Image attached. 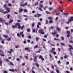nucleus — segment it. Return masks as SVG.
Segmentation results:
<instances>
[{
    "mask_svg": "<svg viewBox=\"0 0 73 73\" xmlns=\"http://www.w3.org/2000/svg\"><path fill=\"white\" fill-rule=\"evenodd\" d=\"M70 19H68V22H67V23L68 24H69L71 21H73V17L72 16L70 17Z\"/></svg>",
    "mask_w": 73,
    "mask_h": 73,
    "instance_id": "f257e3e1",
    "label": "nucleus"
},
{
    "mask_svg": "<svg viewBox=\"0 0 73 73\" xmlns=\"http://www.w3.org/2000/svg\"><path fill=\"white\" fill-rule=\"evenodd\" d=\"M15 25L16 26H18V29H21V26H20V23H16L15 24Z\"/></svg>",
    "mask_w": 73,
    "mask_h": 73,
    "instance_id": "f03ea898",
    "label": "nucleus"
},
{
    "mask_svg": "<svg viewBox=\"0 0 73 73\" xmlns=\"http://www.w3.org/2000/svg\"><path fill=\"white\" fill-rule=\"evenodd\" d=\"M68 46L69 47V48H68L69 50L70 51V52H72V50H71V49H72V50L73 49V48L72 47V46L69 45Z\"/></svg>",
    "mask_w": 73,
    "mask_h": 73,
    "instance_id": "7ed1b4c3",
    "label": "nucleus"
},
{
    "mask_svg": "<svg viewBox=\"0 0 73 73\" xmlns=\"http://www.w3.org/2000/svg\"><path fill=\"white\" fill-rule=\"evenodd\" d=\"M0 51L1 52L0 54L1 56H2V57H4V56L5 55H4V52H3L2 51V50H0Z\"/></svg>",
    "mask_w": 73,
    "mask_h": 73,
    "instance_id": "20e7f679",
    "label": "nucleus"
},
{
    "mask_svg": "<svg viewBox=\"0 0 73 73\" xmlns=\"http://www.w3.org/2000/svg\"><path fill=\"white\" fill-rule=\"evenodd\" d=\"M38 57V55H36V56H35L34 58V60L35 62H37V58Z\"/></svg>",
    "mask_w": 73,
    "mask_h": 73,
    "instance_id": "39448f33",
    "label": "nucleus"
},
{
    "mask_svg": "<svg viewBox=\"0 0 73 73\" xmlns=\"http://www.w3.org/2000/svg\"><path fill=\"white\" fill-rule=\"evenodd\" d=\"M38 32L39 33H41V34H42L43 35L44 34V31L42 29L40 30Z\"/></svg>",
    "mask_w": 73,
    "mask_h": 73,
    "instance_id": "423d86ee",
    "label": "nucleus"
},
{
    "mask_svg": "<svg viewBox=\"0 0 73 73\" xmlns=\"http://www.w3.org/2000/svg\"><path fill=\"white\" fill-rule=\"evenodd\" d=\"M0 21L1 23H5V21L4 20L3 18H0Z\"/></svg>",
    "mask_w": 73,
    "mask_h": 73,
    "instance_id": "0eeeda50",
    "label": "nucleus"
},
{
    "mask_svg": "<svg viewBox=\"0 0 73 73\" xmlns=\"http://www.w3.org/2000/svg\"><path fill=\"white\" fill-rule=\"evenodd\" d=\"M25 50H27L28 52H30V51H31V50H29V48H25Z\"/></svg>",
    "mask_w": 73,
    "mask_h": 73,
    "instance_id": "6e6552de",
    "label": "nucleus"
},
{
    "mask_svg": "<svg viewBox=\"0 0 73 73\" xmlns=\"http://www.w3.org/2000/svg\"><path fill=\"white\" fill-rule=\"evenodd\" d=\"M10 51H8V52L10 54H12V52H13V49H10Z\"/></svg>",
    "mask_w": 73,
    "mask_h": 73,
    "instance_id": "1a4fd4ad",
    "label": "nucleus"
},
{
    "mask_svg": "<svg viewBox=\"0 0 73 73\" xmlns=\"http://www.w3.org/2000/svg\"><path fill=\"white\" fill-rule=\"evenodd\" d=\"M32 31H33V33H35H35H37V30L36 31V29H33Z\"/></svg>",
    "mask_w": 73,
    "mask_h": 73,
    "instance_id": "9d476101",
    "label": "nucleus"
},
{
    "mask_svg": "<svg viewBox=\"0 0 73 73\" xmlns=\"http://www.w3.org/2000/svg\"><path fill=\"white\" fill-rule=\"evenodd\" d=\"M28 4V3H26L24 4H22V5H21V6H22V7H24L25 6V5H27Z\"/></svg>",
    "mask_w": 73,
    "mask_h": 73,
    "instance_id": "9b49d317",
    "label": "nucleus"
},
{
    "mask_svg": "<svg viewBox=\"0 0 73 73\" xmlns=\"http://www.w3.org/2000/svg\"><path fill=\"white\" fill-rule=\"evenodd\" d=\"M57 33V31H54V33H52V34L53 36H54V35H56V34Z\"/></svg>",
    "mask_w": 73,
    "mask_h": 73,
    "instance_id": "f8f14e48",
    "label": "nucleus"
},
{
    "mask_svg": "<svg viewBox=\"0 0 73 73\" xmlns=\"http://www.w3.org/2000/svg\"><path fill=\"white\" fill-rule=\"evenodd\" d=\"M3 37H5V38H8V35H3Z\"/></svg>",
    "mask_w": 73,
    "mask_h": 73,
    "instance_id": "ddd939ff",
    "label": "nucleus"
},
{
    "mask_svg": "<svg viewBox=\"0 0 73 73\" xmlns=\"http://www.w3.org/2000/svg\"><path fill=\"white\" fill-rule=\"evenodd\" d=\"M49 23L50 24H52L53 23V21L52 19H50L49 20Z\"/></svg>",
    "mask_w": 73,
    "mask_h": 73,
    "instance_id": "4468645a",
    "label": "nucleus"
},
{
    "mask_svg": "<svg viewBox=\"0 0 73 73\" xmlns=\"http://www.w3.org/2000/svg\"><path fill=\"white\" fill-rule=\"evenodd\" d=\"M9 71H11V72H15V70H14V69H9Z\"/></svg>",
    "mask_w": 73,
    "mask_h": 73,
    "instance_id": "2eb2a0df",
    "label": "nucleus"
},
{
    "mask_svg": "<svg viewBox=\"0 0 73 73\" xmlns=\"http://www.w3.org/2000/svg\"><path fill=\"white\" fill-rule=\"evenodd\" d=\"M36 15H37V17H38V18L39 17H40V16H42V15H41V14H40L38 13H37Z\"/></svg>",
    "mask_w": 73,
    "mask_h": 73,
    "instance_id": "dca6fc26",
    "label": "nucleus"
},
{
    "mask_svg": "<svg viewBox=\"0 0 73 73\" xmlns=\"http://www.w3.org/2000/svg\"><path fill=\"white\" fill-rule=\"evenodd\" d=\"M40 40L39 38L36 37V41H38V40Z\"/></svg>",
    "mask_w": 73,
    "mask_h": 73,
    "instance_id": "f3484780",
    "label": "nucleus"
},
{
    "mask_svg": "<svg viewBox=\"0 0 73 73\" xmlns=\"http://www.w3.org/2000/svg\"><path fill=\"white\" fill-rule=\"evenodd\" d=\"M56 30L58 31H61V29H60L58 27H56Z\"/></svg>",
    "mask_w": 73,
    "mask_h": 73,
    "instance_id": "a211bd4d",
    "label": "nucleus"
},
{
    "mask_svg": "<svg viewBox=\"0 0 73 73\" xmlns=\"http://www.w3.org/2000/svg\"><path fill=\"white\" fill-rule=\"evenodd\" d=\"M7 18L8 19H9V17H10V15L9 14H7Z\"/></svg>",
    "mask_w": 73,
    "mask_h": 73,
    "instance_id": "6ab92c4d",
    "label": "nucleus"
},
{
    "mask_svg": "<svg viewBox=\"0 0 73 73\" xmlns=\"http://www.w3.org/2000/svg\"><path fill=\"white\" fill-rule=\"evenodd\" d=\"M46 13H47V14H51L52 13L48 11H46Z\"/></svg>",
    "mask_w": 73,
    "mask_h": 73,
    "instance_id": "aec40b11",
    "label": "nucleus"
},
{
    "mask_svg": "<svg viewBox=\"0 0 73 73\" xmlns=\"http://www.w3.org/2000/svg\"><path fill=\"white\" fill-rule=\"evenodd\" d=\"M0 12H3L4 10L3 9H0Z\"/></svg>",
    "mask_w": 73,
    "mask_h": 73,
    "instance_id": "412c9836",
    "label": "nucleus"
},
{
    "mask_svg": "<svg viewBox=\"0 0 73 73\" xmlns=\"http://www.w3.org/2000/svg\"><path fill=\"white\" fill-rule=\"evenodd\" d=\"M51 52L52 53H53L54 54H56V52L55 51H53V50H52V51H51Z\"/></svg>",
    "mask_w": 73,
    "mask_h": 73,
    "instance_id": "4be33fe9",
    "label": "nucleus"
},
{
    "mask_svg": "<svg viewBox=\"0 0 73 73\" xmlns=\"http://www.w3.org/2000/svg\"><path fill=\"white\" fill-rule=\"evenodd\" d=\"M35 65L36 66H37V67H39V66H40V65L37 63H36L35 64Z\"/></svg>",
    "mask_w": 73,
    "mask_h": 73,
    "instance_id": "5701e85b",
    "label": "nucleus"
},
{
    "mask_svg": "<svg viewBox=\"0 0 73 73\" xmlns=\"http://www.w3.org/2000/svg\"><path fill=\"white\" fill-rule=\"evenodd\" d=\"M48 9L50 10V11H52V10L53 9V7L49 8H48Z\"/></svg>",
    "mask_w": 73,
    "mask_h": 73,
    "instance_id": "b1692460",
    "label": "nucleus"
},
{
    "mask_svg": "<svg viewBox=\"0 0 73 73\" xmlns=\"http://www.w3.org/2000/svg\"><path fill=\"white\" fill-rule=\"evenodd\" d=\"M17 26H16V25H13L12 26V27L13 28H16V27H17Z\"/></svg>",
    "mask_w": 73,
    "mask_h": 73,
    "instance_id": "393cba45",
    "label": "nucleus"
},
{
    "mask_svg": "<svg viewBox=\"0 0 73 73\" xmlns=\"http://www.w3.org/2000/svg\"><path fill=\"white\" fill-rule=\"evenodd\" d=\"M19 11L20 13V12H23V9H19Z\"/></svg>",
    "mask_w": 73,
    "mask_h": 73,
    "instance_id": "a878e982",
    "label": "nucleus"
},
{
    "mask_svg": "<svg viewBox=\"0 0 73 73\" xmlns=\"http://www.w3.org/2000/svg\"><path fill=\"white\" fill-rule=\"evenodd\" d=\"M32 26L33 27H34L35 26V23H32Z\"/></svg>",
    "mask_w": 73,
    "mask_h": 73,
    "instance_id": "bb28decb",
    "label": "nucleus"
},
{
    "mask_svg": "<svg viewBox=\"0 0 73 73\" xmlns=\"http://www.w3.org/2000/svg\"><path fill=\"white\" fill-rule=\"evenodd\" d=\"M38 9H39L40 10V11H41V12H42V9H41V7H39Z\"/></svg>",
    "mask_w": 73,
    "mask_h": 73,
    "instance_id": "cd10ccee",
    "label": "nucleus"
},
{
    "mask_svg": "<svg viewBox=\"0 0 73 73\" xmlns=\"http://www.w3.org/2000/svg\"><path fill=\"white\" fill-rule=\"evenodd\" d=\"M13 21V20L11 19L10 21L9 22V23H12Z\"/></svg>",
    "mask_w": 73,
    "mask_h": 73,
    "instance_id": "c85d7f7f",
    "label": "nucleus"
},
{
    "mask_svg": "<svg viewBox=\"0 0 73 73\" xmlns=\"http://www.w3.org/2000/svg\"><path fill=\"white\" fill-rule=\"evenodd\" d=\"M10 63L11 65H12V66H14V64H13V63H12V62H10Z\"/></svg>",
    "mask_w": 73,
    "mask_h": 73,
    "instance_id": "c756f323",
    "label": "nucleus"
},
{
    "mask_svg": "<svg viewBox=\"0 0 73 73\" xmlns=\"http://www.w3.org/2000/svg\"><path fill=\"white\" fill-rule=\"evenodd\" d=\"M67 34H68V35H69V34H70V32L69 31H68L67 32Z\"/></svg>",
    "mask_w": 73,
    "mask_h": 73,
    "instance_id": "7c9ffc66",
    "label": "nucleus"
},
{
    "mask_svg": "<svg viewBox=\"0 0 73 73\" xmlns=\"http://www.w3.org/2000/svg\"><path fill=\"white\" fill-rule=\"evenodd\" d=\"M24 28V26H22L21 28V30H23V29Z\"/></svg>",
    "mask_w": 73,
    "mask_h": 73,
    "instance_id": "2f4dec72",
    "label": "nucleus"
},
{
    "mask_svg": "<svg viewBox=\"0 0 73 73\" xmlns=\"http://www.w3.org/2000/svg\"><path fill=\"white\" fill-rule=\"evenodd\" d=\"M60 44L61 45H62L63 46H65V44L64 43H61Z\"/></svg>",
    "mask_w": 73,
    "mask_h": 73,
    "instance_id": "473e14b6",
    "label": "nucleus"
},
{
    "mask_svg": "<svg viewBox=\"0 0 73 73\" xmlns=\"http://www.w3.org/2000/svg\"><path fill=\"white\" fill-rule=\"evenodd\" d=\"M61 38L62 40H64V37H63V36L61 37Z\"/></svg>",
    "mask_w": 73,
    "mask_h": 73,
    "instance_id": "72a5a7b5",
    "label": "nucleus"
},
{
    "mask_svg": "<svg viewBox=\"0 0 73 73\" xmlns=\"http://www.w3.org/2000/svg\"><path fill=\"white\" fill-rule=\"evenodd\" d=\"M24 33V31H23L22 32H21L20 33V35H22V34H23V33Z\"/></svg>",
    "mask_w": 73,
    "mask_h": 73,
    "instance_id": "f704fd0d",
    "label": "nucleus"
},
{
    "mask_svg": "<svg viewBox=\"0 0 73 73\" xmlns=\"http://www.w3.org/2000/svg\"><path fill=\"white\" fill-rule=\"evenodd\" d=\"M52 17H48V19L49 20H50V19L51 20H52Z\"/></svg>",
    "mask_w": 73,
    "mask_h": 73,
    "instance_id": "c9c22d12",
    "label": "nucleus"
},
{
    "mask_svg": "<svg viewBox=\"0 0 73 73\" xmlns=\"http://www.w3.org/2000/svg\"><path fill=\"white\" fill-rule=\"evenodd\" d=\"M40 8H42V7H43V5H42V4H40Z\"/></svg>",
    "mask_w": 73,
    "mask_h": 73,
    "instance_id": "e433bc0d",
    "label": "nucleus"
},
{
    "mask_svg": "<svg viewBox=\"0 0 73 73\" xmlns=\"http://www.w3.org/2000/svg\"><path fill=\"white\" fill-rule=\"evenodd\" d=\"M11 40V37H10L9 38H8L7 39V41H10Z\"/></svg>",
    "mask_w": 73,
    "mask_h": 73,
    "instance_id": "4c0bfd02",
    "label": "nucleus"
},
{
    "mask_svg": "<svg viewBox=\"0 0 73 73\" xmlns=\"http://www.w3.org/2000/svg\"><path fill=\"white\" fill-rule=\"evenodd\" d=\"M27 31L28 32H29L31 31V29H27Z\"/></svg>",
    "mask_w": 73,
    "mask_h": 73,
    "instance_id": "58836bf2",
    "label": "nucleus"
},
{
    "mask_svg": "<svg viewBox=\"0 0 73 73\" xmlns=\"http://www.w3.org/2000/svg\"><path fill=\"white\" fill-rule=\"evenodd\" d=\"M5 40V39H4L3 40H2L1 41V43H2V44H4V41Z\"/></svg>",
    "mask_w": 73,
    "mask_h": 73,
    "instance_id": "ea45409f",
    "label": "nucleus"
},
{
    "mask_svg": "<svg viewBox=\"0 0 73 73\" xmlns=\"http://www.w3.org/2000/svg\"><path fill=\"white\" fill-rule=\"evenodd\" d=\"M8 6H9V7H11L12 6V4H11V3H9L8 4Z\"/></svg>",
    "mask_w": 73,
    "mask_h": 73,
    "instance_id": "a19ab883",
    "label": "nucleus"
},
{
    "mask_svg": "<svg viewBox=\"0 0 73 73\" xmlns=\"http://www.w3.org/2000/svg\"><path fill=\"white\" fill-rule=\"evenodd\" d=\"M38 46V45H36L34 47L35 48H36Z\"/></svg>",
    "mask_w": 73,
    "mask_h": 73,
    "instance_id": "79ce46f5",
    "label": "nucleus"
},
{
    "mask_svg": "<svg viewBox=\"0 0 73 73\" xmlns=\"http://www.w3.org/2000/svg\"><path fill=\"white\" fill-rule=\"evenodd\" d=\"M3 7L4 8H7V5H6V4H5L4 5Z\"/></svg>",
    "mask_w": 73,
    "mask_h": 73,
    "instance_id": "37998d69",
    "label": "nucleus"
},
{
    "mask_svg": "<svg viewBox=\"0 0 73 73\" xmlns=\"http://www.w3.org/2000/svg\"><path fill=\"white\" fill-rule=\"evenodd\" d=\"M38 2H37L35 4V5H38Z\"/></svg>",
    "mask_w": 73,
    "mask_h": 73,
    "instance_id": "c03bdc74",
    "label": "nucleus"
},
{
    "mask_svg": "<svg viewBox=\"0 0 73 73\" xmlns=\"http://www.w3.org/2000/svg\"><path fill=\"white\" fill-rule=\"evenodd\" d=\"M64 58H66L68 57V56H67V55H66L64 56Z\"/></svg>",
    "mask_w": 73,
    "mask_h": 73,
    "instance_id": "a18cd8bd",
    "label": "nucleus"
},
{
    "mask_svg": "<svg viewBox=\"0 0 73 73\" xmlns=\"http://www.w3.org/2000/svg\"><path fill=\"white\" fill-rule=\"evenodd\" d=\"M48 21L46 20V24H48Z\"/></svg>",
    "mask_w": 73,
    "mask_h": 73,
    "instance_id": "49530a36",
    "label": "nucleus"
},
{
    "mask_svg": "<svg viewBox=\"0 0 73 73\" xmlns=\"http://www.w3.org/2000/svg\"><path fill=\"white\" fill-rule=\"evenodd\" d=\"M27 9H25L24 10V12H27Z\"/></svg>",
    "mask_w": 73,
    "mask_h": 73,
    "instance_id": "de8ad7c7",
    "label": "nucleus"
},
{
    "mask_svg": "<svg viewBox=\"0 0 73 73\" xmlns=\"http://www.w3.org/2000/svg\"><path fill=\"white\" fill-rule=\"evenodd\" d=\"M3 73H8V72L7 71H3Z\"/></svg>",
    "mask_w": 73,
    "mask_h": 73,
    "instance_id": "09e8293b",
    "label": "nucleus"
},
{
    "mask_svg": "<svg viewBox=\"0 0 73 73\" xmlns=\"http://www.w3.org/2000/svg\"><path fill=\"white\" fill-rule=\"evenodd\" d=\"M42 56L41 55H40V56L39 57V59H40V58H42Z\"/></svg>",
    "mask_w": 73,
    "mask_h": 73,
    "instance_id": "8fccbe9b",
    "label": "nucleus"
},
{
    "mask_svg": "<svg viewBox=\"0 0 73 73\" xmlns=\"http://www.w3.org/2000/svg\"><path fill=\"white\" fill-rule=\"evenodd\" d=\"M58 17H56V19H55V20L56 21H57V20H58Z\"/></svg>",
    "mask_w": 73,
    "mask_h": 73,
    "instance_id": "3c124183",
    "label": "nucleus"
},
{
    "mask_svg": "<svg viewBox=\"0 0 73 73\" xmlns=\"http://www.w3.org/2000/svg\"><path fill=\"white\" fill-rule=\"evenodd\" d=\"M56 71L57 73H59V71L58 70L56 69Z\"/></svg>",
    "mask_w": 73,
    "mask_h": 73,
    "instance_id": "603ef678",
    "label": "nucleus"
},
{
    "mask_svg": "<svg viewBox=\"0 0 73 73\" xmlns=\"http://www.w3.org/2000/svg\"><path fill=\"white\" fill-rule=\"evenodd\" d=\"M25 58L27 59H28V57L27 56H25Z\"/></svg>",
    "mask_w": 73,
    "mask_h": 73,
    "instance_id": "864d4df0",
    "label": "nucleus"
},
{
    "mask_svg": "<svg viewBox=\"0 0 73 73\" xmlns=\"http://www.w3.org/2000/svg\"><path fill=\"white\" fill-rule=\"evenodd\" d=\"M9 9V8L8 7H6V11H7Z\"/></svg>",
    "mask_w": 73,
    "mask_h": 73,
    "instance_id": "5fc2aeb1",
    "label": "nucleus"
},
{
    "mask_svg": "<svg viewBox=\"0 0 73 73\" xmlns=\"http://www.w3.org/2000/svg\"><path fill=\"white\" fill-rule=\"evenodd\" d=\"M17 36H18V37H19V36H20V34H19V33H17Z\"/></svg>",
    "mask_w": 73,
    "mask_h": 73,
    "instance_id": "6e6d98bb",
    "label": "nucleus"
},
{
    "mask_svg": "<svg viewBox=\"0 0 73 73\" xmlns=\"http://www.w3.org/2000/svg\"><path fill=\"white\" fill-rule=\"evenodd\" d=\"M70 43H73V41L72 40H70Z\"/></svg>",
    "mask_w": 73,
    "mask_h": 73,
    "instance_id": "4d7b16f0",
    "label": "nucleus"
},
{
    "mask_svg": "<svg viewBox=\"0 0 73 73\" xmlns=\"http://www.w3.org/2000/svg\"><path fill=\"white\" fill-rule=\"evenodd\" d=\"M3 12V13H8V12L7 11H5Z\"/></svg>",
    "mask_w": 73,
    "mask_h": 73,
    "instance_id": "13d9d810",
    "label": "nucleus"
},
{
    "mask_svg": "<svg viewBox=\"0 0 73 73\" xmlns=\"http://www.w3.org/2000/svg\"><path fill=\"white\" fill-rule=\"evenodd\" d=\"M29 69V67H28L27 68V70H28Z\"/></svg>",
    "mask_w": 73,
    "mask_h": 73,
    "instance_id": "bf43d9fd",
    "label": "nucleus"
},
{
    "mask_svg": "<svg viewBox=\"0 0 73 73\" xmlns=\"http://www.w3.org/2000/svg\"><path fill=\"white\" fill-rule=\"evenodd\" d=\"M51 68H52V69H54V67L53 66H52Z\"/></svg>",
    "mask_w": 73,
    "mask_h": 73,
    "instance_id": "052dcab7",
    "label": "nucleus"
},
{
    "mask_svg": "<svg viewBox=\"0 0 73 73\" xmlns=\"http://www.w3.org/2000/svg\"><path fill=\"white\" fill-rule=\"evenodd\" d=\"M31 71L32 72V73H35V71H34L33 70H31Z\"/></svg>",
    "mask_w": 73,
    "mask_h": 73,
    "instance_id": "680f3d73",
    "label": "nucleus"
},
{
    "mask_svg": "<svg viewBox=\"0 0 73 73\" xmlns=\"http://www.w3.org/2000/svg\"><path fill=\"white\" fill-rule=\"evenodd\" d=\"M19 58L21 59V58H23V56H19Z\"/></svg>",
    "mask_w": 73,
    "mask_h": 73,
    "instance_id": "e2e57ef3",
    "label": "nucleus"
},
{
    "mask_svg": "<svg viewBox=\"0 0 73 73\" xmlns=\"http://www.w3.org/2000/svg\"><path fill=\"white\" fill-rule=\"evenodd\" d=\"M23 16L24 17H28V16L27 15H23Z\"/></svg>",
    "mask_w": 73,
    "mask_h": 73,
    "instance_id": "0e129e2a",
    "label": "nucleus"
},
{
    "mask_svg": "<svg viewBox=\"0 0 73 73\" xmlns=\"http://www.w3.org/2000/svg\"><path fill=\"white\" fill-rule=\"evenodd\" d=\"M41 59V60L42 61H44V58H42Z\"/></svg>",
    "mask_w": 73,
    "mask_h": 73,
    "instance_id": "69168bd1",
    "label": "nucleus"
},
{
    "mask_svg": "<svg viewBox=\"0 0 73 73\" xmlns=\"http://www.w3.org/2000/svg\"><path fill=\"white\" fill-rule=\"evenodd\" d=\"M49 56L50 57V58H52V56L51 54H49Z\"/></svg>",
    "mask_w": 73,
    "mask_h": 73,
    "instance_id": "338daca9",
    "label": "nucleus"
},
{
    "mask_svg": "<svg viewBox=\"0 0 73 73\" xmlns=\"http://www.w3.org/2000/svg\"><path fill=\"white\" fill-rule=\"evenodd\" d=\"M31 36H28V38H30V39H31Z\"/></svg>",
    "mask_w": 73,
    "mask_h": 73,
    "instance_id": "774afa93",
    "label": "nucleus"
}]
</instances>
